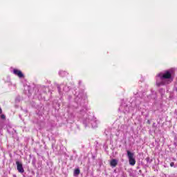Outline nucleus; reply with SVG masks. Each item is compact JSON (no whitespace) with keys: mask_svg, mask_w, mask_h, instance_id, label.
<instances>
[{"mask_svg":"<svg viewBox=\"0 0 177 177\" xmlns=\"http://www.w3.org/2000/svg\"><path fill=\"white\" fill-rule=\"evenodd\" d=\"M127 157L129 158V162L130 165L133 167L135 164H136V160L135 159V154L130 151H127Z\"/></svg>","mask_w":177,"mask_h":177,"instance_id":"nucleus-1","label":"nucleus"},{"mask_svg":"<svg viewBox=\"0 0 177 177\" xmlns=\"http://www.w3.org/2000/svg\"><path fill=\"white\" fill-rule=\"evenodd\" d=\"M162 80H171L172 78V73L169 71H166L162 76H160Z\"/></svg>","mask_w":177,"mask_h":177,"instance_id":"nucleus-2","label":"nucleus"},{"mask_svg":"<svg viewBox=\"0 0 177 177\" xmlns=\"http://www.w3.org/2000/svg\"><path fill=\"white\" fill-rule=\"evenodd\" d=\"M16 165H17V169L18 172H19L20 174L24 173V169L23 168V164H21L19 161H17Z\"/></svg>","mask_w":177,"mask_h":177,"instance_id":"nucleus-3","label":"nucleus"},{"mask_svg":"<svg viewBox=\"0 0 177 177\" xmlns=\"http://www.w3.org/2000/svg\"><path fill=\"white\" fill-rule=\"evenodd\" d=\"M13 74H15V75H17V77H19V78H24V75L21 72V71H20L19 69H14L13 70Z\"/></svg>","mask_w":177,"mask_h":177,"instance_id":"nucleus-4","label":"nucleus"},{"mask_svg":"<svg viewBox=\"0 0 177 177\" xmlns=\"http://www.w3.org/2000/svg\"><path fill=\"white\" fill-rule=\"evenodd\" d=\"M117 164L118 163L117 162V160L115 159H113L112 160H111V162H110L111 167H117Z\"/></svg>","mask_w":177,"mask_h":177,"instance_id":"nucleus-5","label":"nucleus"},{"mask_svg":"<svg viewBox=\"0 0 177 177\" xmlns=\"http://www.w3.org/2000/svg\"><path fill=\"white\" fill-rule=\"evenodd\" d=\"M80 169H75L74 171V175H80Z\"/></svg>","mask_w":177,"mask_h":177,"instance_id":"nucleus-6","label":"nucleus"},{"mask_svg":"<svg viewBox=\"0 0 177 177\" xmlns=\"http://www.w3.org/2000/svg\"><path fill=\"white\" fill-rule=\"evenodd\" d=\"M0 117H1V120H6V116L3 114L1 115Z\"/></svg>","mask_w":177,"mask_h":177,"instance_id":"nucleus-7","label":"nucleus"},{"mask_svg":"<svg viewBox=\"0 0 177 177\" xmlns=\"http://www.w3.org/2000/svg\"><path fill=\"white\" fill-rule=\"evenodd\" d=\"M175 165V163L174 162H171L170 163V167H174Z\"/></svg>","mask_w":177,"mask_h":177,"instance_id":"nucleus-8","label":"nucleus"},{"mask_svg":"<svg viewBox=\"0 0 177 177\" xmlns=\"http://www.w3.org/2000/svg\"><path fill=\"white\" fill-rule=\"evenodd\" d=\"M0 114H2V108L0 106Z\"/></svg>","mask_w":177,"mask_h":177,"instance_id":"nucleus-9","label":"nucleus"},{"mask_svg":"<svg viewBox=\"0 0 177 177\" xmlns=\"http://www.w3.org/2000/svg\"><path fill=\"white\" fill-rule=\"evenodd\" d=\"M147 124H149V125H150L151 122H150V120H147Z\"/></svg>","mask_w":177,"mask_h":177,"instance_id":"nucleus-10","label":"nucleus"}]
</instances>
